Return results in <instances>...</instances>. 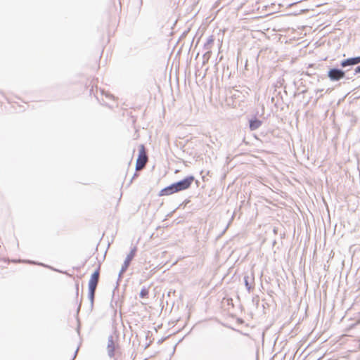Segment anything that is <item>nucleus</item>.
I'll use <instances>...</instances> for the list:
<instances>
[{"label": "nucleus", "instance_id": "9", "mask_svg": "<svg viewBox=\"0 0 360 360\" xmlns=\"http://www.w3.org/2000/svg\"><path fill=\"white\" fill-rule=\"evenodd\" d=\"M108 354L110 356H113L115 354V345L113 341L111 340L109 341L108 345Z\"/></svg>", "mask_w": 360, "mask_h": 360}, {"label": "nucleus", "instance_id": "11", "mask_svg": "<svg viewBox=\"0 0 360 360\" xmlns=\"http://www.w3.org/2000/svg\"><path fill=\"white\" fill-rule=\"evenodd\" d=\"M355 72L356 73H360V66H358V67L356 68Z\"/></svg>", "mask_w": 360, "mask_h": 360}, {"label": "nucleus", "instance_id": "10", "mask_svg": "<svg viewBox=\"0 0 360 360\" xmlns=\"http://www.w3.org/2000/svg\"><path fill=\"white\" fill-rule=\"evenodd\" d=\"M149 294V290L148 288H143L140 292V297L141 298L148 297V295Z\"/></svg>", "mask_w": 360, "mask_h": 360}, {"label": "nucleus", "instance_id": "7", "mask_svg": "<svg viewBox=\"0 0 360 360\" xmlns=\"http://www.w3.org/2000/svg\"><path fill=\"white\" fill-rule=\"evenodd\" d=\"M136 248H134L130 251V252L128 254V255L127 256V258H126V259L124 261V266H123L124 270L126 269L129 266V265L131 263V260L133 259V258L136 255Z\"/></svg>", "mask_w": 360, "mask_h": 360}, {"label": "nucleus", "instance_id": "4", "mask_svg": "<svg viewBox=\"0 0 360 360\" xmlns=\"http://www.w3.org/2000/svg\"><path fill=\"white\" fill-rule=\"evenodd\" d=\"M332 81H338L345 77V72L338 69H331L328 74Z\"/></svg>", "mask_w": 360, "mask_h": 360}, {"label": "nucleus", "instance_id": "1", "mask_svg": "<svg viewBox=\"0 0 360 360\" xmlns=\"http://www.w3.org/2000/svg\"><path fill=\"white\" fill-rule=\"evenodd\" d=\"M100 276V266L92 274L89 281V297L91 302L94 301L95 291L98 283Z\"/></svg>", "mask_w": 360, "mask_h": 360}, {"label": "nucleus", "instance_id": "6", "mask_svg": "<svg viewBox=\"0 0 360 360\" xmlns=\"http://www.w3.org/2000/svg\"><path fill=\"white\" fill-rule=\"evenodd\" d=\"M359 63H360V56L355 57V58H350L346 59L345 60H342L341 62V66L346 67L347 65H356Z\"/></svg>", "mask_w": 360, "mask_h": 360}, {"label": "nucleus", "instance_id": "3", "mask_svg": "<svg viewBox=\"0 0 360 360\" xmlns=\"http://www.w3.org/2000/svg\"><path fill=\"white\" fill-rule=\"evenodd\" d=\"M193 181L194 177L193 176H190L179 182L174 183V184L175 186L176 191L177 192H179L188 189L191 186Z\"/></svg>", "mask_w": 360, "mask_h": 360}, {"label": "nucleus", "instance_id": "8", "mask_svg": "<svg viewBox=\"0 0 360 360\" xmlns=\"http://www.w3.org/2000/svg\"><path fill=\"white\" fill-rule=\"evenodd\" d=\"M262 125V121L257 119L251 120L250 121V129L252 131L257 129Z\"/></svg>", "mask_w": 360, "mask_h": 360}, {"label": "nucleus", "instance_id": "12", "mask_svg": "<svg viewBox=\"0 0 360 360\" xmlns=\"http://www.w3.org/2000/svg\"><path fill=\"white\" fill-rule=\"evenodd\" d=\"M295 4H296V3L291 4L290 5V6H293V5H295Z\"/></svg>", "mask_w": 360, "mask_h": 360}, {"label": "nucleus", "instance_id": "5", "mask_svg": "<svg viewBox=\"0 0 360 360\" xmlns=\"http://www.w3.org/2000/svg\"><path fill=\"white\" fill-rule=\"evenodd\" d=\"M175 193H177V191H176L175 186L173 184L162 189L159 193V195L160 196L170 195Z\"/></svg>", "mask_w": 360, "mask_h": 360}, {"label": "nucleus", "instance_id": "2", "mask_svg": "<svg viewBox=\"0 0 360 360\" xmlns=\"http://www.w3.org/2000/svg\"><path fill=\"white\" fill-rule=\"evenodd\" d=\"M148 158L146 153V149L144 145L141 144L139 146V155L136 162V170L140 171L143 169L148 162Z\"/></svg>", "mask_w": 360, "mask_h": 360}]
</instances>
